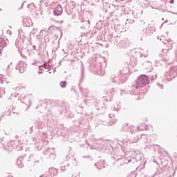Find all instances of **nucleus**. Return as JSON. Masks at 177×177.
<instances>
[{
  "label": "nucleus",
  "instance_id": "f257e3e1",
  "mask_svg": "<svg viewBox=\"0 0 177 177\" xmlns=\"http://www.w3.org/2000/svg\"><path fill=\"white\" fill-rule=\"evenodd\" d=\"M150 83L149 77L146 75H141L136 81V87L133 90H129L130 95L137 96L136 100H140L143 97V95L147 93L148 88L146 87Z\"/></svg>",
  "mask_w": 177,
  "mask_h": 177
},
{
  "label": "nucleus",
  "instance_id": "f03ea898",
  "mask_svg": "<svg viewBox=\"0 0 177 177\" xmlns=\"http://www.w3.org/2000/svg\"><path fill=\"white\" fill-rule=\"evenodd\" d=\"M125 69L120 70V73L114 75H112L111 77V80L113 84H124L127 81V77H125Z\"/></svg>",
  "mask_w": 177,
  "mask_h": 177
},
{
  "label": "nucleus",
  "instance_id": "7ed1b4c3",
  "mask_svg": "<svg viewBox=\"0 0 177 177\" xmlns=\"http://www.w3.org/2000/svg\"><path fill=\"white\" fill-rule=\"evenodd\" d=\"M164 44L166 45L167 48V49L162 50L164 53H161V55H162L163 60H165V62H167V60H168V57H167V56H168V50H169V49H172L174 41L171 39H167V40H165Z\"/></svg>",
  "mask_w": 177,
  "mask_h": 177
},
{
  "label": "nucleus",
  "instance_id": "20e7f679",
  "mask_svg": "<svg viewBox=\"0 0 177 177\" xmlns=\"http://www.w3.org/2000/svg\"><path fill=\"white\" fill-rule=\"evenodd\" d=\"M167 80L171 81L172 78L177 77V66H172L169 71L166 72Z\"/></svg>",
  "mask_w": 177,
  "mask_h": 177
},
{
  "label": "nucleus",
  "instance_id": "39448f33",
  "mask_svg": "<svg viewBox=\"0 0 177 177\" xmlns=\"http://www.w3.org/2000/svg\"><path fill=\"white\" fill-rule=\"evenodd\" d=\"M28 162L29 165L34 167V165H37V164L39 163V159L37 156L31 154L28 159Z\"/></svg>",
  "mask_w": 177,
  "mask_h": 177
},
{
  "label": "nucleus",
  "instance_id": "423d86ee",
  "mask_svg": "<svg viewBox=\"0 0 177 177\" xmlns=\"http://www.w3.org/2000/svg\"><path fill=\"white\" fill-rule=\"evenodd\" d=\"M55 151V148H47L46 150L44 151V154L45 156H47V158H51V160L55 159V153H53Z\"/></svg>",
  "mask_w": 177,
  "mask_h": 177
},
{
  "label": "nucleus",
  "instance_id": "0eeeda50",
  "mask_svg": "<svg viewBox=\"0 0 177 177\" xmlns=\"http://www.w3.org/2000/svg\"><path fill=\"white\" fill-rule=\"evenodd\" d=\"M16 70H19V73H24L26 70L27 69V65L26 63L20 61L17 63L16 67Z\"/></svg>",
  "mask_w": 177,
  "mask_h": 177
},
{
  "label": "nucleus",
  "instance_id": "6e6552de",
  "mask_svg": "<svg viewBox=\"0 0 177 177\" xmlns=\"http://www.w3.org/2000/svg\"><path fill=\"white\" fill-rule=\"evenodd\" d=\"M133 126L128 127V124H124L122 127V131L123 132H127V135H133Z\"/></svg>",
  "mask_w": 177,
  "mask_h": 177
},
{
  "label": "nucleus",
  "instance_id": "1a4fd4ad",
  "mask_svg": "<svg viewBox=\"0 0 177 177\" xmlns=\"http://www.w3.org/2000/svg\"><path fill=\"white\" fill-rule=\"evenodd\" d=\"M138 142V140H134L133 141H129L127 140H122L118 141V145H120L122 147V149L124 150V148L128 145L129 143H136Z\"/></svg>",
  "mask_w": 177,
  "mask_h": 177
},
{
  "label": "nucleus",
  "instance_id": "9d476101",
  "mask_svg": "<svg viewBox=\"0 0 177 177\" xmlns=\"http://www.w3.org/2000/svg\"><path fill=\"white\" fill-rule=\"evenodd\" d=\"M8 44H9L8 39L0 37V50H2L3 48H6Z\"/></svg>",
  "mask_w": 177,
  "mask_h": 177
},
{
  "label": "nucleus",
  "instance_id": "9b49d317",
  "mask_svg": "<svg viewBox=\"0 0 177 177\" xmlns=\"http://www.w3.org/2000/svg\"><path fill=\"white\" fill-rule=\"evenodd\" d=\"M103 142L97 141L96 144L94 146H91L90 149L91 150H103V146H102Z\"/></svg>",
  "mask_w": 177,
  "mask_h": 177
},
{
  "label": "nucleus",
  "instance_id": "f8f14e48",
  "mask_svg": "<svg viewBox=\"0 0 177 177\" xmlns=\"http://www.w3.org/2000/svg\"><path fill=\"white\" fill-rule=\"evenodd\" d=\"M63 13V8L62 6L58 5L54 10L55 16H60Z\"/></svg>",
  "mask_w": 177,
  "mask_h": 177
},
{
  "label": "nucleus",
  "instance_id": "ddd939ff",
  "mask_svg": "<svg viewBox=\"0 0 177 177\" xmlns=\"http://www.w3.org/2000/svg\"><path fill=\"white\" fill-rule=\"evenodd\" d=\"M23 24L25 27H30L32 25V21L30 19V17H25L23 20Z\"/></svg>",
  "mask_w": 177,
  "mask_h": 177
},
{
  "label": "nucleus",
  "instance_id": "4468645a",
  "mask_svg": "<svg viewBox=\"0 0 177 177\" xmlns=\"http://www.w3.org/2000/svg\"><path fill=\"white\" fill-rule=\"evenodd\" d=\"M10 82L9 78L4 77L3 75H0V84H9Z\"/></svg>",
  "mask_w": 177,
  "mask_h": 177
},
{
  "label": "nucleus",
  "instance_id": "2eb2a0df",
  "mask_svg": "<svg viewBox=\"0 0 177 177\" xmlns=\"http://www.w3.org/2000/svg\"><path fill=\"white\" fill-rule=\"evenodd\" d=\"M15 46H17V49H22L23 39H17V40L15 41Z\"/></svg>",
  "mask_w": 177,
  "mask_h": 177
},
{
  "label": "nucleus",
  "instance_id": "dca6fc26",
  "mask_svg": "<svg viewBox=\"0 0 177 177\" xmlns=\"http://www.w3.org/2000/svg\"><path fill=\"white\" fill-rule=\"evenodd\" d=\"M13 143H15V142L11 141L9 145L6 147V150H8V151H12L13 149H17L15 145H13Z\"/></svg>",
  "mask_w": 177,
  "mask_h": 177
},
{
  "label": "nucleus",
  "instance_id": "f3484780",
  "mask_svg": "<svg viewBox=\"0 0 177 177\" xmlns=\"http://www.w3.org/2000/svg\"><path fill=\"white\" fill-rule=\"evenodd\" d=\"M121 109V103L120 102H115L113 104V110L115 111H118Z\"/></svg>",
  "mask_w": 177,
  "mask_h": 177
},
{
  "label": "nucleus",
  "instance_id": "a211bd4d",
  "mask_svg": "<svg viewBox=\"0 0 177 177\" xmlns=\"http://www.w3.org/2000/svg\"><path fill=\"white\" fill-rule=\"evenodd\" d=\"M69 6H71L69 9V12L72 13V12L75 9V3L74 1H71L69 3Z\"/></svg>",
  "mask_w": 177,
  "mask_h": 177
},
{
  "label": "nucleus",
  "instance_id": "6ab92c4d",
  "mask_svg": "<svg viewBox=\"0 0 177 177\" xmlns=\"http://www.w3.org/2000/svg\"><path fill=\"white\" fill-rule=\"evenodd\" d=\"M21 103H25V104H30L31 101L28 100V97H25L24 99L21 100Z\"/></svg>",
  "mask_w": 177,
  "mask_h": 177
},
{
  "label": "nucleus",
  "instance_id": "aec40b11",
  "mask_svg": "<svg viewBox=\"0 0 177 177\" xmlns=\"http://www.w3.org/2000/svg\"><path fill=\"white\" fill-rule=\"evenodd\" d=\"M17 165L19 167V168H23L24 165L23 163V161H21V159H18L17 160Z\"/></svg>",
  "mask_w": 177,
  "mask_h": 177
},
{
  "label": "nucleus",
  "instance_id": "412c9836",
  "mask_svg": "<svg viewBox=\"0 0 177 177\" xmlns=\"http://www.w3.org/2000/svg\"><path fill=\"white\" fill-rule=\"evenodd\" d=\"M46 68L48 70H49V68H47V66L46 64H44V65H41V66H39V70L40 71H44L45 70H46Z\"/></svg>",
  "mask_w": 177,
  "mask_h": 177
},
{
  "label": "nucleus",
  "instance_id": "4be33fe9",
  "mask_svg": "<svg viewBox=\"0 0 177 177\" xmlns=\"http://www.w3.org/2000/svg\"><path fill=\"white\" fill-rule=\"evenodd\" d=\"M10 98H11L12 100L15 99V101L17 100L18 102L20 100V97H17L16 94H12Z\"/></svg>",
  "mask_w": 177,
  "mask_h": 177
},
{
  "label": "nucleus",
  "instance_id": "5701e85b",
  "mask_svg": "<svg viewBox=\"0 0 177 177\" xmlns=\"http://www.w3.org/2000/svg\"><path fill=\"white\" fill-rule=\"evenodd\" d=\"M95 166L97 167V169H102V168H103V164H102V162L95 163Z\"/></svg>",
  "mask_w": 177,
  "mask_h": 177
},
{
  "label": "nucleus",
  "instance_id": "b1692460",
  "mask_svg": "<svg viewBox=\"0 0 177 177\" xmlns=\"http://www.w3.org/2000/svg\"><path fill=\"white\" fill-rule=\"evenodd\" d=\"M59 85L61 88H66V86H67V82L66 81L60 82Z\"/></svg>",
  "mask_w": 177,
  "mask_h": 177
},
{
  "label": "nucleus",
  "instance_id": "393cba45",
  "mask_svg": "<svg viewBox=\"0 0 177 177\" xmlns=\"http://www.w3.org/2000/svg\"><path fill=\"white\" fill-rule=\"evenodd\" d=\"M6 93L5 92V88L0 87V97H2V95H5Z\"/></svg>",
  "mask_w": 177,
  "mask_h": 177
},
{
  "label": "nucleus",
  "instance_id": "a878e982",
  "mask_svg": "<svg viewBox=\"0 0 177 177\" xmlns=\"http://www.w3.org/2000/svg\"><path fill=\"white\" fill-rule=\"evenodd\" d=\"M145 127H146V125H145V124H142L141 125H138L137 127V129L138 131H143V129L145 128Z\"/></svg>",
  "mask_w": 177,
  "mask_h": 177
},
{
  "label": "nucleus",
  "instance_id": "bb28decb",
  "mask_svg": "<svg viewBox=\"0 0 177 177\" xmlns=\"http://www.w3.org/2000/svg\"><path fill=\"white\" fill-rule=\"evenodd\" d=\"M158 39H160V41H161L162 42V44H164V42H165V41H167V39H165V37H164L163 35H162L160 37H158Z\"/></svg>",
  "mask_w": 177,
  "mask_h": 177
},
{
  "label": "nucleus",
  "instance_id": "cd10ccee",
  "mask_svg": "<svg viewBox=\"0 0 177 177\" xmlns=\"http://www.w3.org/2000/svg\"><path fill=\"white\" fill-rule=\"evenodd\" d=\"M142 32H143V34H142L143 37H146V35H147L149 34V32H147V28L144 29L142 30Z\"/></svg>",
  "mask_w": 177,
  "mask_h": 177
},
{
  "label": "nucleus",
  "instance_id": "c85d7f7f",
  "mask_svg": "<svg viewBox=\"0 0 177 177\" xmlns=\"http://www.w3.org/2000/svg\"><path fill=\"white\" fill-rule=\"evenodd\" d=\"M115 122H117V120H116V119H113V120L112 122H109L108 123V125L111 126V125H113V124H115Z\"/></svg>",
  "mask_w": 177,
  "mask_h": 177
},
{
  "label": "nucleus",
  "instance_id": "c756f323",
  "mask_svg": "<svg viewBox=\"0 0 177 177\" xmlns=\"http://www.w3.org/2000/svg\"><path fill=\"white\" fill-rule=\"evenodd\" d=\"M67 167H68V165H67L66 166L62 165V166H61L62 171H66Z\"/></svg>",
  "mask_w": 177,
  "mask_h": 177
},
{
  "label": "nucleus",
  "instance_id": "7c9ffc66",
  "mask_svg": "<svg viewBox=\"0 0 177 177\" xmlns=\"http://www.w3.org/2000/svg\"><path fill=\"white\" fill-rule=\"evenodd\" d=\"M128 162H133V164H135V162H136V159H133V160L129 159L128 160Z\"/></svg>",
  "mask_w": 177,
  "mask_h": 177
},
{
  "label": "nucleus",
  "instance_id": "2f4dec72",
  "mask_svg": "<svg viewBox=\"0 0 177 177\" xmlns=\"http://www.w3.org/2000/svg\"><path fill=\"white\" fill-rule=\"evenodd\" d=\"M44 36V30H41L39 35V38H41L40 37H43Z\"/></svg>",
  "mask_w": 177,
  "mask_h": 177
},
{
  "label": "nucleus",
  "instance_id": "473e14b6",
  "mask_svg": "<svg viewBox=\"0 0 177 177\" xmlns=\"http://www.w3.org/2000/svg\"><path fill=\"white\" fill-rule=\"evenodd\" d=\"M39 2L40 3H48V0H40Z\"/></svg>",
  "mask_w": 177,
  "mask_h": 177
},
{
  "label": "nucleus",
  "instance_id": "72a5a7b5",
  "mask_svg": "<svg viewBox=\"0 0 177 177\" xmlns=\"http://www.w3.org/2000/svg\"><path fill=\"white\" fill-rule=\"evenodd\" d=\"M141 55L142 56H145L146 57V53L143 52V49H142V51H140Z\"/></svg>",
  "mask_w": 177,
  "mask_h": 177
},
{
  "label": "nucleus",
  "instance_id": "f704fd0d",
  "mask_svg": "<svg viewBox=\"0 0 177 177\" xmlns=\"http://www.w3.org/2000/svg\"><path fill=\"white\" fill-rule=\"evenodd\" d=\"M7 34H8V35H12V30H7Z\"/></svg>",
  "mask_w": 177,
  "mask_h": 177
},
{
  "label": "nucleus",
  "instance_id": "c9c22d12",
  "mask_svg": "<svg viewBox=\"0 0 177 177\" xmlns=\"http://www.w3.org/2000/svg\"><path fill=\"white\" fill-rule=\"evenodd\" d=\"M53 28H55V26H51L48 28V31H50V30H53Z\"/></svg>",
  "mask_w": 177,
  "mask_h": 177
},
{
  "label": "nucleus",
  "instance_id": "e433bc0d",
  "mask_svg": "<svg viewBox=\"0 0 177 177\" xmlns=\"http://www.w3.org/2000/svg\"><path fill=\"white\" fill-rule=\"evenodd\" d=\"M81 73H82V75H84V66L81 67Z\"/></svg>",
  "mask_w": 177,
  "mask_h": 177
},
{
  "label": "nucleus",
  "instance_id": "4c0bfd02",
  "mask_svg": "<svg viewBox=\"0 0 177 177\" xmlns=\"http://www.w3.org/2000/svg\"><path fill=\"white\" fill-rule=\"evenodd\" d=\"M83 158H88V160H92V158L91 156H82Z\"/></svg>",
  "mask_w": 177,
  "mask_h": 177
},
{
  "label": "nucleus",
  "instance_id": "58836bf2",
  "mask_svg": "<svg viewBox=\"0 0 177 177\" xmlns=\"http://www.w3.org/2000/svg\"><path fill=\"white\" fill-rule=\"evenodd\" d=\"M124 93H125V91L121 90V91H120V95H121V96H122V95H124Z\"/></svg>",
  "mask_w": 177,
  "mask_h": 177
},
{
  "label": "nucleus",
  "instance_id": "ea45409f",
  "mask_svg": "<svg viewBox=\"0 0 177 177\" xmlns=\"http://www.w3.org/2000/svg\"><path fill=\"white\" fill-rule=\"evenodd\" d=\"M36 64H37V61H36V60L33 61V62L31 63V64H32V66H35Z\"/></svg>",
  "mask_w": 177,
  "mask_h": 177
},
{
  "label": "nucleus",
  "instance_id": "a19ab883",
  "mask_svg": "<svg viewBox=\"0 0 177 177\" xmlns=\"http://www.w3.org/2000/svg\"><path fill=\"white\" fill-rule=\"evenodd\" d=\"M115 91H114V88H111L110 91L111 93H114Z\"/></svg>",
  "mask_w": 177,
  "mask_h": 177
},
{
  "label": "nucleus",
  "instance_id": "79ce46f5",
  "mask_svg": "<svg viewBox=\"0 0 177 177\" xmlns=\"http://www.w3.org/2000/svg\"><path fill=\"white\" fill-rule=\"evenodd\" d=\"M158 86H159V88H160V89H162V85H160V84H158Z\"/></svg>",
  "mask_w": 177,
  "mask_h": 177
},
{
  "label": "nucleus",
  "instance_id": "37998d69",
  "mask_svg": "<svg viewBox=\"0 0 177 177\" xmlns=\"http://www.w3.org/2000/svg\"><path fill=\"white\" fill-rule=\"evenodd\" d=\"M141 138H146V135L142 134V135H141Z\"/></svg>",
  "mask_w": 177,
  "mask_h": 177
},
{
  "label": "nucleus",
  "instance_id": "c03bdc74",
  "mask_svg": "<svg viewBox=\"0 0 177 177\" xmlns=\"http://www.w3.org/2000/svg\"><path fill=\"white\" fill-rule=\"evenodd\" d=\"M174 0H170L169 1L170 3H174Z\"/></svg>",
  "mask_w": 177,
  "mask_h": 177
},
{
  "label": "nucleus",
  "instance_id": "a18cd8bd",
  "mask_svg": "<svg viewBox=\"0 0 177 177\" xmlns=\"http://www.w3.org/2000/svg\"><path fill=\"white\" fill-rule=\"evenodd\" d=\"M113 114H109V117L111 118H113Z\"/></svg>",
  "mask_w": 177,
  "mask_h": 177
},
{
  "label": "nucleus",
  "instance_id": "49530a36",
  "mask_svg": "<svg viewBox=\"0 0 177 177\" xmlns=\"http://www.w3.org/2000/svg\"><path fill=\"white\" fill-rule=\"evenodd\" d=\"M53 73H56V69H54V70L53 71Z\"/></svg>",
  "mask_w": 177,
  "mask_h": 177
},
{
  "label": "nucleus",
  "instance_id": "de8ad7c7",
  "mask_svg": "<svg viewBox=\"0 0 177 177\" xmlns=\"http://www.w3.org/2000/svg\"><path fill=\"white\" fill-rule=\"evenodd\" d=\"M38 73H39V74H42L43 72H42V71H39Z\"/></svg>",
  "mask_w": 177,
  "mask_h": 177
},
{
  "label": "nucleus",
  "instance_id": "09e8293b",
  "mask_svg": "<svg viewBox=\"0 0 177 177\" xmlns=\"http://www.w3.org/2000/svg\"><path fill=\"white\" fill-rule=\"evenodd\" d=\"M88 24H91V21H90L89 20L88 21Z\"/></svg>",
  "mask_w": 177,
  "mask_h": 177
},
{
  "label": "nucleus",
  "instance_id": "8fccbe9b",
  "mask_svg": "<svg viewBox=\"0 0 177 177\" xmlns=\"http://www.w3.org/2000/svg\"><path fill=\"white\" fill-rule=\"evenodd\" d=\"M60 34H61L60 38H62V36L63 35L62 34V32H60Z\"/></svg>",
  "mask_w": 177,
  "mask_h": 177
},
{
  "label": "nucleus",
  "instance_id": "3c124183",
  "mask_svg": "<svg viewBox=\"0 0 177 177\" xmlns=\"http://www.w3.org/2000/svg\"><path fill=\"white\" fill-rule=\"evenodd\" d=\"M68 160V156H66V160Z\"/></svg>",
  "mask_w": 177,
  "mask_h": 177
},
{
  "label": "nucleus",
  "instance_id": "603ef678",
  "mask_svg": "<svg viewBox=\"0 0 177 177\" xmlns=\"http://www.w3.org/2000/svg\"><path fill=\"white\" fill-rule=\"evenodd\" d=\"M84 147V145H80V147Z\"/></svg>",
  "mask_w": 177,
  "mask_h": 177
},
{
  "label": "nucleus",
  "instance_id": "864d4df0",
  "mask_svg": "<svg viewBox=\"0 0 177 177\" xmlns=\"http://www.w3.org/2000/svg\"><path fill=\"white\" fill-rule=\"evenodd\" d=\"M154 80V77H151V80L153 81Z\"/></svg>",
  "mask_w": 177,
  "mask_h": 177
},
{
  "label": "nucleus",
  "instance_id": "5fc2aeb1",
  "mask_svg": "<svg viewBox=\"0 0 177 177\" xmlns=\"http://www.w3.org/2000/svg\"><path fill=\"white\" fill-rule=\"evenodd\" d=\"M33 48H34V49H36V48H35V46H33Z\"/></svg>",
  "mask_w": 177,
  "mask_h": 177
},
{
  "label": "nucleus",
  "instance_id": "6e6d98bb",
  "mask_svg": "<svg viewBox=\"0 0 177 177\" xmlns=\"http://www.w3.org/2000/svg\"><path fill=\"white\" fill-rule=\"evenodd\" d=\"M166 35H168V32H166Z\"/></svg>",
  "mask_w": 177,
  "mask_h": 177
},
{
  "label": "nucleus",
  "instance_id": "4d7b16f0",
  "mask_svg": "<svg viewBox=\"0 0 177 177\" xmlns=\"http://www.w3.org/2000/svg\"><path fill=\"white\" fill-rule=\"evenodd\" d=\"M86 145H88V141H86Z\"/></svg>",
  "mask_w": 177,
  "mask_h": 177
},
{
  "label": "nucleus",
  "instance_id": "13d9d810",
  "mask_svg": "<svg viewBox=\"0 0 177 177\" xmlns=\"http://www.w3.org/2000/svg\"><path fill=\"white\" fill-rule=\"evenodd\" d=\"M9 67H10V65L8 66V68H9Z\"/></svg>",
  "mask_w": 177,
  "mask_h": 177
},
{
  "label": "nucleus",
  "instance_id": "bf43d9fd",
  "mask_svg": "<svg viewBox=\"0 0 177 177\" xmlns=\"http://www.w3.org/2000/svg\"><path fill=\"white\" fill-rule=\"evenodd\" d=\"M49 74H52V72H49Z\"/></svg>",
  "mask_w": 177,
  "mask_h": 177
},
{
  "label": "nucleus",
  "instance_id": "052dcab7",
  "mask_svg": "<svg viewBox=\"0 0 177 177\" xmlns=\"http://www.w3.org/2000/svg\"><path fill=\"white\" fill-rule=\"evenodd\" d=\"M2 120V118H0V121Z\"/></svg>",
  "mask_w": 177,
  "mask_h": 177
},
{
  "label": "nucleus",
  "instance_id": "680f3d73",
  "mask_svg": "<svg viewBox=\"0 0 177 177\" xmlns=\"http://www.w3.org/2000/svg\"><path fill=\"white\" fill-rule=\"evenodd\" d=\"M82 23H84V21H82Z\"/></svg>",
  "mask_w": 177,
  "mask_h": 177
},
{
  "label": "nucleus",
  "instance_id": "e2e57ef3",
  "mask_svg": "<svg viewBox=\"0 0 177 177\" xmlns=\"http://www.w3.org/2000/svg\"><path fill=\"white\" fill-rule=\"evenodd\" d=\"M73 160H75V158H73Z\"/></svg>",
  "mask_w": 177,
  "mask_h": 177
},
{
  "label": "nucleus",
  "instance_id": "0e129e2a",
  "mask_svg": "<svg viewBox=\"0 0 177 177\" xmlns=\"http://www.w3.org/2000/svg\"><path fill=\"white\" fill-rule=\"evenodd\" d=\"M30 104L28 105V107H30Z\"/></svg>",
  "mask_w": 177,
  "mask_h": 177
},
{
  "label": "nucleus",
  "instance_id": "69168bd1",
  "mask_svg": "<svg viewBox=\"0 0 177 177\" xmlns=\"http://www.w3.org/2000/svg\"><path fill=\"white\" fill-rule=\"evenodd\" d=\"M10 64H12V62L10 63Z\"/></svg>",
  "mask_w": 177,
  "mask_h": 177
}]
</instances>
